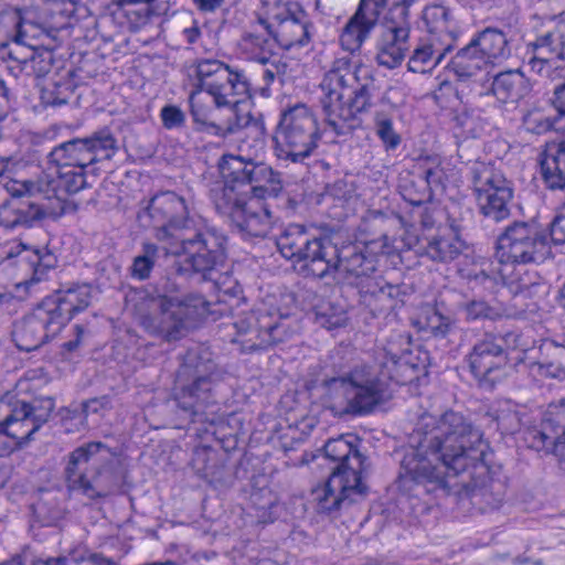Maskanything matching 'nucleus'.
<instances>
[{
  "label": "nucleus",
  "mask_w": 565,
  "mask_h": 565,
  "mask_svg": "<svg viewBox=\"0 0 565 565\" xmlns=\"http://www.w3.org/2000/svg\"><path fill=\"white\" fill-rule=\"evenodd\" d=\"M550 235L555 244H565V202L561 214L551 224Z\"/></svg>",
  "instance_id": "nucleus-62"
},
{
  "label": "nucleus",
  "mask_w": 565,
  "mask_h": 565,
  "mask_svg": "<svg viewBox=\"0 0 565 565\" xmlns=\"http://www.w3.org/2000/svg\"><path fill=\"white\" fill-rule=\"evenodd\" d=\"M34 30V24L24 21L21 13L17 10L0 13V34L13 41L18 49H21V45L28 46L30 44L28 39L33 36L31 32Z\"/></svg>",
  "instance_id": "nucleus-42"
},
{
  "label": "nucleus",
  "mask_w": 565,
  "mask_h": 565,
  "mask_svg": "<svg viewBox=\"0 0 565 565\" xmlns=\"http://www.w3.org/2000/svg\"><path fill=\"white\" fill-rule=\"evenodd\" d=\"M324 399L340 415L362 416L372 413L386 398L387 383L376 365L360 364L347 375L322 383Z\"/></svg>",
  "instance_id": "nucleus-7"
},
{
  "label": "nucleus",
  "mask_w": 565,
  "mask_h": 565,
  "mask_svg": "<svg viewBox=\"0 0 565 565\" xmlns=\"http://www.w3.org/2000/svg\"><path fill=\"white\" fill-rule=\"evenodd\" d=\"M551 105L556 110L558 117H565V81L554 87Z\"/></svg>",
  "instance_id": "nucleus-64"
},
{
  "label": "nucleus",
  "mask_w": 565,
  "mask_h": 565,
  "mask_svg": "<svg viewBox=\"0 0 565 565\" xmlns=\"http://www.w3.org/2000/svg\"><path fill=\"white\" fill-rule=\"evenodd\" d=\"M482 434L462 414L422 415L408 436L401 476L427 488L446 489L448 477H469L471 501L482 512L498 509L504 499L502 482L489 478Z\"/></svg>",
  "instance_id": "nucleus-1"
},
{
  "label": "nucleus",
  "mask_w": 565,
  "mask_h": 565,
  "mask_svg": "<svg viewBox=\"0 0 565 565\" xmlns=\"http://www.w3.org/2000/svg\"><path fill=\"white\" fill-rule=\"evenodd\" d=\"M250 507L248 514L257 524H267L275 520L277 495L267 487L254 489L249 497Z\"/></svg>",
  "instance_id": "nucleus-43"
},
{
  "label": "nucleus",
  "mask_w": 565,
  "mask_h": 565,
  "mask_svg": "<svg viewBox=\"0 0 565 565\" xmlns=\"http://www.w3.org/2000/svg\"><path fill=\"white\" fill-rule=\"evenodd\" d=\"M34 512L44 524H51L62 515V509L54 500L41 499L34 504Z\"/></svg>",
  "instance_id": "nucleus-57"
},
{
  "label": "nucleus",
  "mask_w": 565,
  "mask_h": 565,
  "mask_svg": "<svg viewBox=\"0 0 565 565\" xmlns=\"http://www.w3.org/2000/svg\"><path fill=\"white\" fill-rule=\"evenodd\" d=\"M551 255L546 235L526 222H514L498 237L494 257L498 266L541 264Z\"/></svg>",
  "instance_id": "nucleus-11"
},
{
  "label": "nucleus",
  "mask_w": 565,
  "mask_h": 565,
  "mask_svg": "<svg viewBox=\"0 0 565 565\" xmlns=\"http://www.w3.org/2000/svg\"><path fill=\"white\" fill-rule=\"evenodd\" d=\"M8 56L10 60L17 62L19 71L28 76H45L53 65L52 52L34 49L31 44H28L25 54L10 50Z\"/></svg>",
  "instance_id": "nucleus-40"
},
{
  "label": "nucleus",
  "mask_w": 565,
  "mask_h": 565,
  "mask_svg": "<svg viewBox=\"0 0 565 565\" xmlns=\"http://www.w3.org/2000/svg\"><path fill=\"white\" fill-rule=\"evenodd\" d=\"M121 4H141L142 7L135 11L141 22L148 21L151 17H160L169 10L168 1L162 0H121Z\"/></svg>",
  "instance_id": "nucleus-55"
},
{
  "label": "nucleus",
  "mask_w": 565,
  "mask_h": 565,
  "mask_svg": "<svg viewBox=\"0 0 565 565\" xmlns=\"http://www.w3.org/2000/svg\"><path fill=\"white\" fill-rule=\"evenodd\" d=\"M146 213L151 218L156 228L154 236L160 242L169 244L178 234L189 228V201L173 191L154 194L146 207Z\"/></svg>",
  "instance_id": "nucleus-19"
},
{
  "label": "nucleus",
  "mask_w": 565,
  "mask_h": 565,
  "mask_svg": "<svg viewBox=\"0 0 565 565\" xmlns=\"http://www.w3.org/2000/svg\"><path fill=\"white\" fill-rule=\"evenodd\" d=\"M374 131L386 151L397 149L402 142L401 135L394 128L392 118L383 113H377L374 117Z\"/></svg>",
  "instance_id": "nucleus-51"
},
{
  "label": "nucleus",
  "mask_w": 565,
  "mask_h": 565,
  "mask_svg": "<svg viewBox=\"0 0 565 565\" xmlns=\"http://www.w3.org/2000/svg\"><path fill=\"white\" fill-rule=\"evenodd\" d=\"M264 141L255 139L252 143L245 141L238 147V154H223L218 168L224 179V185L214 199L235 200L237 199H265L277 196L281 190L279 174L268 164L252 159L249 154L244 156L247 149L262 150Z\"/></svg>",
  "instance_id": "nucleus-6"
},
{
  "label": "nucleus",
  "mask_w": 565,
  "mask_h": 565,
  "mask_svg": "<svg viewBox=\"0 0 565 565\" xmlns=\"http://www.w3.org/2000/svg\"><path fill=\"white\" fill-rule=\"evenodd\" d=\"M531 434L537 439L534 445L537 449L551 448L562 461H565V399L558 404H551L545 412L541 429Z\"/></svg>",
  "instance_id": "nucleus-25"
},
{
  "label": "nucleus",
  "mask_w": 565,
  "mask_h": 565,
  "mask_svg": "<svg viewBox=\"0 0 565 565\" xmlns=\"http://www.w3.org/2000/svg\"><path fill=\"white\" fill-rule=\"evenodd\" d=\"M452 49L454 46L443 43V41L424 36L408 60V71L417 74L431 72Z\"/></svg>",
  "instance_id": "nucleus-33"
},
{
  "label": "nucleus",
  "mask_w": 565,
  "mask_h": 565,
  "mask_svg": "<svg viewBox=\"0 0 565 565\" xmlns=\"http://www.w3.org/2000/svg\"><path fill=\"white\" fill-rule=\"evenodd\" d=\"M524 265L525 264L498 266L501 285L505 286L514 296L525 295L526 297H533L537 295L540 290L545 291L546 287L539 273L524 268Z\"/></svg>",
  "instance_id": "nucleus-31"
},
{
  "label": "nucleus",
  "mask_w": 565,
  "mask_h": 565,
  "mask_svg": "<svg viewBox=\"0 0 565 565\" xmlns=\"http://www.w3.org/2000/svg\"><path fill=\"white\" fill-rule=\"evenodd\" d=\"M212 303L199 294L182 297L138 294L132 311L146 332L166 341H175L185 335L198 321L221 310L212 309Z\"/></svg>",
  "instance_id": "nucleus-4"
},
{
  "label": "nucleus",
  "mask_w": 565,
  "mask_h": 565,
  "mask_svg": "<svg viewBox=\"0 0 565 565\" xmlns=\"http://www.w3.org/2000/svg\"><path fill=\"white\" fill-rule=\"evenodd\" d=\"M355 286L359 288L361 302L369 307L374 315L392 310L398 301H402L399 286L387 284L375 277L355 282Z\"/></svg>",
  "instance_id": "nucleus-29"
},
{
  "label": "nucleus",
  "mask_w": 565,
  "mask_h": 565,
  "mask_svg": "<svg viewBox=\"0 0 565 565\" xmlns=\"http://www.w3.org/2000/svg\"><path fill=\"white\" fill-rule=\"evenodd\" d=\"M319 87L326 122L337 136L351 134L360 125L358 115L369 111L373 105L371 72L349 56L334 60Z\"/></svg>",
  "instance_id": "nucleus-3"
},
{
  "label": "nucleus",
  "mask_w": 565,
  "mask_h": 565,
  "mask_svg": "<svg viewBox=\"0 0 565 565\" xmlns=\"http://www.w3.org/2000/svg\"><path fill=\"white\" fill-rule=\"evenodd\" d=\"M264 199H214L216 209L228 215L238 232L246 237H265L271 230L274 216Z\"/></svg>",
  "instance_id": "nucleus-21"
},
{
  "label": "nucleus",
  "mask_w": 565,
  "mask_h": 565,
  "mask_svg": "<svg viewBox=\"0 0 565 565\" xmlns=\"http://www.w3.org/2000/svg\"><path fill=\"white\" fill-rule=\"evenodd\" d=\"M413 326L419 331L436 338H445L452 329L454 321L433 306H423L413 319Z\"/></svg>",
  "instance_id": "nucleus-41"
},
{
  "label": "nucleus",
  "mask_w": 565,
  "mask_h": 565,
  "mask_svg": "<svg viewBox=\"0 0 565 565\" xmlns=\"http://www.w3.org/2000/svg\"><path fill=\"white\" fill-rule=\"evenodd\" d=\"M561 117L547 116L541 109H530L522 118V127L525 131L534 135H544L551 130L557 129V122Z\"/></svg>",
  "instance_id": "nucleus-50"
},
{
  "label": "nucleus",
  "mask_w": 565,
  "mask_h": 565,
  "mask_svg": "<svg viewBox=\"0 0 565 565\" xmlns=\"http://www.w3.org/2000/svg\"><path fill=\"white\" fill-rule=\"evenodd\" d=\"M463 248V242L456 236H440L430 239L425 248L426 255L435 262L448 263L457 258Z\"/></svg>",
  "instance_id": "nucleus-47"
},
{
  "label": "nucleus",
  "mask_w": 565,
  "mask_h": 565,
  "mask_svg": "<svg viewBox=\"0 0 565 565\" xmlns=\"http://www.w3.org/2000/svg\"><path fill=\"white\" fill-rule=\"evenodd\" d=\"M310 239L305 227L299 224L289 225L277 238V247L287 259H297Z\"/></svg>",
  "instance_id": "nucleus-46"
},
{
  "label": "nucleus",
  "mask_w": 565,
  "mask_h": 565,
  "mask_svg": "<svg viewBox=\"0 0 565 565\" xmlns=\"http://www.w3.org/2000/svg\"><path fill=\"white\" fill-rule=\"evenodd\" d=\"M324 452L331 460L339 461L338 467L332 473L347 476L349 471L353 470L356 478L362 480L364 460L359 450L353 446L352 441L344 437L330 439L324 445Z\"/></svg>",
  "instance_id": "nucleus-36"
},
{
  "label": "nucleus",
  "mask_w": 565,
  "mask_h": 565,
  "mask_svg": "<svg viewBox=\"0 0 565 565\" xmlns=\"http://www.w3.org/2000/svg\"><path fill=\"white\" fill-rule=\"evenodd\" d=\"M518 344L519 334L515 332H484L472 344L466 361L476 379L493 385L504 375L508 352Z\"/></svg>",
  "instance_id": "nucleus-15"
},
{
  "label": "nucleus",
  "mask_w": 565,
  "mask_h": 565,
  "mask_svg": "<svg viewBox=\"0 0 565 565\" xmlns=\"http://www.w3.org/2000/svg\"><path fill=\"white\" fill-rule=\"evenodd\" d=\"M479 212L495 223L511 215L512 183L492 163L476 161L470 168Z\"/></svg>",
  "instance_id": "nucleus-12"
},
{
  "label": "nucleus",
  "mask_w": 565,
  "mask_h": 565,
  "mask_svg": "<svg viewBox=\"0 0 565 565\" xmlns=\"http://www.w3.org/2000/svg\"><path fill=\"white\" fill-rule=\"evenodd\" d=\"M55 178L47 182V185L56 195L75 194L88 186L86 168L53 169Z\"/></svg>",
  "instance_id": "nucleus-44"
},
{
  "label": "nucleus",
  "mask_w": 565,
  "mask_h": 565,
  "mask_svg": "<svg viewBox=\"0 0 565 565\" xmlns=\"http://www.w3.org/2000/svg\"><path fill=\"white\" fill-rule=\"evenodd\" d=\"M111 407V401L108 396L104 395L100 397L90 398L83 403V413L85 416L89 414H96L100 411L108 409Z\"/></svg>",
  "instance_id": "nucleus-63"
},
{
  "label": "nucleus",
  "mask_w": 565,
  "mask_h": 565,
  "mask_svg": "<svg viewBox=\"0 0 565 565\" xmlns=\"http://www.w3.org/2000/svg\"><path fill=\"white\" fill-rule=\"evenodd\" d=\"M367 256H373L377 262V256L390 254L392 245L387 235L382 234L380 237L359 243Z\"/></svg>",
  "instance_id": "nucleus-58"
},
{
  "label": "nucleus",
  "mask_w": 565,
  "mask_h": 565,
  "mask_svg": "<svg viewBox=\"0 0 565 565\" xmlns=\"http://www.w3.org/2000/svg\"><path fill=\"white\" fill-rule=\"evenodd\" d=\"M225 236L215 228H188L178 234L166 249L173 255H185V262L194 273L200 274L204 280L220 285L216 274L225 260Z\"/></svg>",
  "instance_id": "nucleus-10"
},
{
  "label": "nucleus",
  "mask_w": 565,
  "mask_h": 565,
  "mask_svg": "<svg viewBox=\"0 0 565 565\" xmlns=\"http://www.w3.org/2000/svg\"><path fill=\"white\" fill-rule=\"evenodd\" d=\"M109 448L100 441H90L75 448L68 455L65 479L68 491L89 500L103 499L119 486L113 468Z\"/></svg>",
  "instance_id": "nucleus-8"
},
{
  "label": "nucleus",
  "mask_w": 565,
  "mask_h": 565,
  "mask_svg": "<svg viewBox=\"0 0 565 565\" xmlns=\"http://www.w3.org/2000/svg\"><path fill=\"white\" fill-rule=\"evenodd\" d=\"M487 62L471 41L459 50L448 64V70L460 82L473 79L486 67Z\"/></svg>",
  "instance_id": "nucleus-39"
},
{
  "label": "nucleus",
  "mask_w": 565,
  "mask_h": 565,
  "mask_svg": "<svg viewBox=\"0 0 565 565\" xmlns=\"http://www.w3.org/2000/svg\"><path fill=\"white\" fill-rule=\"evenodd\" d=\"M50 301H42L13 329L12 337L21 351L30 352L40 348L63 330V319Z\"/></svg>",
  "instance_id": "nucleus-20"
},
{
  "label": "nucleus",
  "mask_w": 565,
  "mask_h": 565,
  "mask_svg": "<svg viewBox=\"0 0 565 565\" xmlns=\"http://www.w3.org/2000/svg\"><path fill=\"white\" fill-rule=\"evenodd\" d=\"M340 264L335 273H344L354 277V281L350 284L365 281L366 278H372L376 269V260L373 256H367L360 244H352L339 248Z\"/></svg>",
  "instance_id": "nucleus-34"
},
{
  "label": "nucleus",
  "mask_w": 565,
  "mask_h": 565,
  "mask_svg": "<svg viewBox=\"0 0 565 565\" xmlns=\"http://www.w3.org/2000/svg\"><path fill=\"white\" fill-rule=\"evenodd\" d=\"M158 257V246L152 243H145L142 245V253L134 258L130 267L131 276L138 280L148 279Z\"/></svg>",
  "instance_id": "nucleus-49"
},
{
  "label": "nucleus",
  "mask_w": 565,
  "mask_h": 565,
  "mask_svg": "<svg viewBox=\"0 0 565 565\" xmlns=\"http://www.w3.org/2000/svg\"><path fill=\"white\" fill-rule=\"evenodd\" d=\"M367 487L358 479L353 470L349 473H331L326 483L313 490L312 495L319 513L332 514L343 507L363 500Z\"/></svg>",
  "instance_id": "nucleus-22"
},
{
  "label": "nucleus",
  "mask_w": 565,
  "mask_h": 565,
  "mask_svg": "<svg viewBox=\"0 0 565 565\" xmlns=\"http://www.w3.org/2000/svg\"><path fill=\"white\" fill-rule=\"evenodd\" d=\"M530 92L529 79L523 72L516 68L494 75L489 89L486 93H480V95H492L502 104H514L527 96Z\"/></svg>",
  "instance_id": "nucleus-30"
},
{
  "label": "nucleus",
  "mask_w": 565,
  "mask_h": 565,
  "mask_svg": "<svg viewBox=\"0 0 565 565\" xmlns=\"http://www.w3.org/2000/svg\"><path fill=\"white\" fill-rule=\"evenodd\" d=\"M118 150L109 129H100L85 138H74L55 146L46 156L49 169L87 168L100 159H111Z\"/></svg>",
  "instance_id": "nucleus-13"
},
{
  "label": "nucleus",
  "mask_w": 565,
  "mask_h": 565,
  "mask_svg": "<svg viewBox=\"0 0 565 565\" xmlns=\"http://www.w3.org/2000/svg\"><path fill=\"white\" fill-rule=\"evenodd\" d=\"M552 360L544 363H536L532 366L537 369V373L550 377H565V347L552 344Z\"/></svg>",
  "instance_id": "nucleus-53"
},
{
  "label": "nucleus",
  "mask_w": 565,
  "mask_h": 565,
  "mask_svg": "<svg viewBox=\"0 0 565 565\" xmlns=\"http://www.w3.org/2000/svg\"><path fill=\"white\" fill-rule=\"evenodd\" d=\"M221 375L211 352L190 349L177 372L173 399L192 420L214 423L220 406L215 399V386Z\"/></svg>",
  "instance_id": "nucleus-5"
},
{
  "label": "nucleus",
  "mask_w": 565,
  "mask_h": 565,
  "mask_svg": "<svg viewBox=\"0 0 565 565\" xmlns=\"http://www.w3.org/2000/svg\"><path fill=\"white\" fill-rule=\"evenodd\" d=\"M162 124L167 129H174L183 126L185 121L184 113L174 105L164 106L161 109Z\"/></svg>",
  "instance_id": "nucleus-60"
},
{
  "label": "nucleus",
  "mask_w": 565,
  "mask_h": 565,
  "mask_svg": "<svg viewBox=\"0 0 565 565\" xmlns=\"http://www.w3.org/2000/svg\"><path fill=\"white\" fill-rule=\"evenodd\" d=\"M12 399L9 395L0 399V434L22 444L49 420L55 403L52 397L38 398L32 403Z\"/></svg>",
  "instance_id": "nucleus-16"
},
{
  "label": "nucleus",
  "mask_w": 565,
  "mask_h": 565,
  "mask_svg": "<svg viewBox=\"0 0 565 565\" xmlns=\"http://www.w3.org/2000/svg\"><path fill=\"white\" fill-rule=\"evenodd\" d=\"M487 416L495 423L501 434H514L523 425L520 407L510 401L497 403Z\"/></svg>",
  "instance_id": "nucleus-45"
},
{
  "label": "nucleus",
  "mask_w": 565,
  "mask_h": 565,
  "mask_svg": "<svg viewBox=\"0 0 565 565\" xmlns=\"http://www.w3.org/2000/svg\"><path fill=\"white\" fill-rule=\"evenodd\" d=\"M469 280L483 287L486 290H493L499 284H501L498 266L494 269L486 270L480 269L469 275Z\"/></svg>",
  "instance_id": "nucleus-59"
},
{
  "label": "nucleus",
  "mask_w": 565,
  "mask_h": 565,
  "mask_svg": "<svg viewBox=\"0 0 565 565\" xmlns=\"http://www.w3.org/2000/svg\"><path fill=\"white\" fill-rule=\"evenodd\" d=\"M532 46L533 53L529 58L565 57V35L559 31H551L539 36Z\"/></svg>",
  "instance_id": "nucleus-48"
},
{
  "label": "nucleus",
  "mask_w": 565,
  "mask_h": 565,
  "mask_svg": "<svg viewBox=\"0 0 565 565\" xmlns=\"http://www.w3.org/2000/svg\"><path fill=\"white\" fill-rule=\"evenodd\" d=\"M190 71L196 87L189 97L191 115L200 131L226 137L249 129L250 114L238 111L249 92L243 70L215 58H196Z\"/></svg>",
  "instance_id": "nucleus-2"
},
{
  "label": "nucleus",
  "mask_w": 565,
  "mask_h": 565,
  "mask_svg": "<svg viewBox=\"0 0 565 565\" xmlns=\"http://www.w3.org/2000/svg\"><path fill=\"white\" fill-rule=\"evenodd\" d=\"M96 295L95 288L87 282L72 284L60 288L54 296L46 297L55 306V312L63 319V328L77 313L86 310Z\"/></svg>",
  "instance_id": "nucleus-28"
},
{
  "label": "nucleus",
  "mask_w": 565,
  "mask_h": 565,
  "mask_svg": "<svg viewBox=\"0 0 565 565\" xmlns=\"http://www.w3.org/2000/svg\"><path fill=\"white\" fill-rule=\"evenodd\" d=\"M487 64H499L511 56V46L507 34L497 28H486L471 40Z\"/></svg>",
  "instance_id": "nucleus-37"
},
{
  "label": "nucleus",
  "mask_w": 565,
  "mask_h": 565,
  "mask_svg": "<svg viewBox=\"0 0 565 565\" xmlns=\"http://www.w3.org/2000/svg\"><path fill=\"white\" fill-rule=\"evenodd\" d=\"M0 565H68L66 556H36L31 552H23Z\"/></svg>",
  "instance_id": "nucleus-54"
},
{
  "label": "nucleus",
  "mask_w": 565,
  "mask_h": 565,
  "mask_svg": "<svg viewBox=\"0 0 565 565\" xmlns=\"http://www.w3.org/2000/svg\"><path fill=\"white\" fill-rule=\"evenodd\" d=\"M288 316L263 305L234 323L237 337L233 340L244 352L262 350L285 341L292 333Z\"/></svg>",
  "instance_id": "nucleus-17"
},
{
  "label": "nucleus",
  "mask_w": 565,
  "mask_h": 565,
  "mask_svg": "<svg viewBox=\"0 0 565 565\" xmlns=\"http://www.w3.org/2000/svg\"><path fill=\"white\" fill-rule=\"evenodd\" d=\"M339 257V248L329 236L310 237L296 263L305 275L323 278L335 274Z\"/></svg>",
  "instance_id": "nucleus-23"
},
{
  "label": "nucleus",
  "mask_w": 565,
  "mask_h": 565,
  "mask_svg": "<svg viewBox=\"0 0 565 565\" xmlns=\"http://www.w3.org/2000/svg\"><path fill=\"white\" fill-rule=\"evenodd\" d=\"M411 25L399 17V21L383 20L376 43L379 65L395 68L402 64L408 50Z\"/></svg>",
  "instance_id": "nucleus-24"
},
{
  "label": "nucleus",
  "mask_w": 565,
  "mask_h": 565,
  "mask_svg": "<svg viewBox=\"0 0 565 565\" xmlns=\"http://www.w3.org/2000/svg\"><path fill=\"white\" fill-rule=\"evenodd\" d=\"M541 175L550 190L565 189V135L558 142L547 143L540 154Z\"/></svg>",
  "instance_id": "nucleus-32"
},
{
  "label": "nucleus",
  "mask_w": 565,
  "mask_h": 565,
  "mask_svg": "<svg viewBox=\"0 0 565 565\" xmlns=\"http://www.w3.org/2000/svg\"><path fill=\"white\" fill-rule=\"evenodd\" d=\"M530 71L550 81L565 77V57L529 58Z\"/></svg>",
  "instance_id": "nucleus-52"
},
{
  "label": "nucleus",
  "mask_w": 565,
  "mask_h": 565,
  "mask_svg": "<svg viewBox=\"0 0 565 565\" xmlns=\"http://www.w3.org/2000/svg\"><path fill=\"white\" fill-rule=\"evenodd\" d=\"M448 163L438 156H427L418 162L417 181L413 182L417 188L414 195L409 193L408 200L413 204H420L433 196V192L445 189V182L448 180L446 170Z\"/></svg>",
  "instance_id": "nucleus-26"
},
{
  "label": "nucleus",
  "mask_w": 565,
  "mask_h": 565,
  "mask_svg": "<svg viewBox=\"0 0 565 565\" xmlns=\"http://www.w3.org/2000/svg\"><path fill=\"white\" fill-rule=\"evenodd\" d=\"M258 21L284 50L303 47L313 35L315 28L309 14L296 1L276 3L268 17Z\"/></svg>",
  "instance_id": "nucleus-18"
},
{
  "label": "nucleus",
  "mask_w": 565,
  "mask_h": 565,
  "mask_svg": "<svg viewBox=\"0 0 565 565\" xmlns=\"http://www.w3.org/2000/svg\"><path fill=\"white\" fill-rule=\"evenodd\" d=\"M52 214L49 206L31 200L30 196L11 198L0 205V225L9 230L32 227Z\"/></svg>",
  "instance_id": "nucleus-27"
},
{
  "label": "nucleus",
  "mask_w": 565,
  "mask_h": 565,
  "mask_svg": "<svg viewBox=\"0 0 565 565\" xmlns=\"http://www.w3.org/2000/svg\"><path fill=\"white\" fill-rule=\"evenodd\" d=\"M423 20L427 28L425 36L455 46L457 26L448 8L437 3L427 6L423 11Z\"/></svg>",
  "instance_id": "nucleus-35"
},
{
  "label": "nucleus",
  "mask_w": 565,
  "mask_h": 565,
  "mask_svg": "<svg viewBox=\"0 0 565 565\" xmlns=\"http://www.w3.org/2000/svg\"><path fill=\"white\" fill-rule=\"evenodd\" d=\"M463 312L468 321L480 319L493 320L499 317L498 310L483 300H471L467 302L463 307Z\"/></svg>",
  "instance_id": "nucleus-56"
},
{
  "label": "nucleus",
  "mask_w": 565,
  "mask_h": 565,
  "mask_svg": "<svg viewBox=\"0 0 565 565\" xmlns=\"http://www.w3.org/2000/svg\"><path fill=\"white\" fill-rule=\"evenodd\" d=\"M415 0H360L355 13L349 19L340 35V44L343 50L349 53L359 51L369 38L372 30L379 22L380 15L385 8L388 12L384 20L394 22L404 18L405 22H409V6Z\"/></svg>",
  "instance_id": "nucleus-14"
},
{
  "label": "nucleus",
  "mask_w": 565,
  "mask_h": 565,
  "mask_svg": "<svg viewBox=\"0 0 565 565\" xmlns=\"http://www.w3.org/2000/svg\"><path fill=\"white\" fill-rule=\"evenodd\" d=\"M288 65L282 62L280 56L268 62L267 67L263 71V79L266 85H270L275 79L282 77L287 73Z\"/></svg>",
  "instance_id": "nucleus-61"
},
{
  "label": "nucleus",
  "mask_w": 565,
  "mask_h": 565,
  "mask_svg": "<svg viewBox=\"0 0 565 565\" xmlns=\"http://www.w3.org/2000/svg\"><path fill=\"white\" fill-rule=\"evenodd\" d=\"M277 45L271 35L267 36L255 32L243 34L238 44L239 51L246 60L262 65H267L268 62L279 56L276 52Z\"/></svg>",
  "instance_id": "nucleus-38"
},
{
  "label": "nucleus",
  "mask_w": 565,
  "mask_h": 565,
  "mask_svg": "<svg viewBox=\"0 0 565 565\" xmlns=\"http://www.w3.org/2000/svg\"><path fill=\"white\" fill-rule=\"evenodd\" d=\"M321 131L313 111L295 104L280 113L274 130V154L285 163H303L319 147Z\"/></svg>",
  "instance_id": "nucleus-9"
}]
</instances>
